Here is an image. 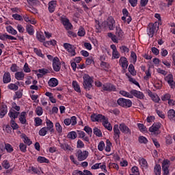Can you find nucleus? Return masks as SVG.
Segmentation results:
<instances>
[{
    "mask_svg": "<svg viewBox=\"0 0 175 175\" xmlns=\"http://www.w3.org/2000/svg\"><path fill=\"white\" fill-rule=\"evenodd\" d=\"M122 133H124L125 135H131L132 132L129 129V127L126 126V124L124 123H121L120 125L115 124L113 126V138L116 142L120 139V135Z\"/></svg>",
    "mask_w": 175,
    "mask_h": 175,
    "instance_id": "obj_1",
    "label": "nucleus"
},
{
    "mask_svg": "<svg viewBox=\"0 0 175 175\" xmlns=\"http://www.w3.org/2000/svg\"><path fill=\"white\" fill-rule=\"evenodd\" d=\"M119 94H120L122 96L129 98L130 99H133V96H135V98H137V99L143 100L146 97L144 92L137 90H131L130 92H128L125 90H120Z\"/></svg>",
    "mask_w": 175,
    "mask_h": 175,
    "instance_id": "obj_2",
    "label": "nucleus"
},
{
    "mask_svg": "<svg viewBox=\"0 0 175 175\" xmlns=\"http://www.w3.org/2000/svg\"><path fill=\"white\" fill-rule=\"evenodd\" d=\"M83 84L85 90H86L87 91H90V90L92 88V83H94V80L88 75H83Z\"/></svg>",
    "mask_w": 175,
    "mask_h": 175,
    "instance_id": "obj_3",
    "label": "nucleus"
},
{
    "mask_svg": "<svg viewBox=\"0 0 175 175\" xmlns=\"http://www.w3.org/2000/svg\"><path fill=\"white\" fill-rule=\"evenodd\" d=\"M88 155H90V152L88 150H78L76 153V157L79 162L85 161L88 158Z\"/></svg>",
    "mask_w": 175,
    "mask_h": 175,
    "instance_id": "obj_4",
    "label": "nucleus"
},
{
    "mask_svg": "<svg viewBox=\"0 0 175 175\" xmlns=\"http://www.w3.org/2000/svg\"><path fill=\"white\" fill-rule=\"evenodd\" d=\"M117 103L119 106L122 107H132V100L124 98H120L117 100Z\"/></svg>",
    "mask_w": 175,
    "mask_h": 175,
    "instance_id": "obj_5",
    "label": "nucleus"
},
{
    "mask_svg": "<svg viewBox=\"0 0 175 175\" xmlns=\"http://www.w3.org/2000/svg\"><path fill=\"white\" fill-rule=\"evenodd\" d=\"M63 47L68 51L71 57H75V55H76V47H75L74 45L69 43H64Z\"/></svg>",
    "mask_w": 175,
    "mask_h": 175,
    "instance_id": "obj_6",
    "label": "nucleus"
},
{
    "mask_svg": "<svg viewBox=\"0 0 175 175\" xmlns=\"http://www.w3.org/2000/svg\"><path fill=\"white\" fill-rule=\"evenodd\" d=\"M160 129L161 123H154L149 128V132H150L151 135H159L161 133Z\"/></svg>",
    "mask_w": 175,
    "mask_h": 175,
    "instance_id": "obj_7",
    "label": "nucleus"
},
{
    "mask_svg": "<svg viewBox=\"0 0 175 175\" xmlns=\"http://www.w3.org/2000/svg\"><path fill=\"white\" fill-rule=\"evenodd\" d=\"M163 175L169 174V167H170V161L169 159H164L162 162Z\"/></svg>",
    "mask_w": 175,
    "mask_h": 175,
    "instance_id": "obj_8",
    "label": "nucleus"
},
{
    "mask_svg": "<svg viewBox=\"0 0 175 175\" xmlns=\"http://www.w3.org/2000/svg\"><path fill=\"white\" fill-rule=\"evenodd\" d=\"M106 116L102 114L93 113L91 115V120L93 122H103Z\"/></svg>",
    "mask_w": 175,
    "mask_h": 175,
    "instance_id": "obj_9",
    "label": "nucleus"
},
{
    "mask_svg": "<svg viewBox=\"0 0 175 175\" xmlns=\"http://www.w3.org/2000/svg\"><path fill=\"white\" fill-rule=\"evenodd\" d=\"M53 68L55 72H59L61 70V62L59 58L55 57L53 59Z\"/></svg>",
    "mask_w": 175,
    "mask_h": 175,
    "instance_id": "obj_10",
    "label": "nucleus"
},
{
    "mask_svg": "<svg viewBox=\"0 0 175 175\" xmlns=\"http://www.w3.org/2000/svg\"><path fill=\"white\" fill-rule=\"evenodd\" d=\"M106 24H107V27H108L110 31H113L114 30V28H116V21L114 20V18L112 16H109L107 19Z\"/></svg>",
    "mask_w": 175,
    "mask_h": 175,
    "instance_id": "obj_11",
    "label": "nucleus"
},
{
    "mask_svg": "<svg viewBox=\"0 0 175 175\" xmlns=\"http://www.w3.org/2000/svg\"><path fill=\"white\" fill-rule=\"evenodd\" d=\"M58 6L57 2L55 0H52L48 3V10L49 13H54L55 12V9Z\"/></svg>",
    "mask_w": 175,
    "mask_h": 175,
    "instance_id": "obj_12",
    "label": "nucleus"
},
{
    "mask_svg": "<svg viewBox=\"0 0 175 175\" xmlns=\"http://www.w3.org/2000/svg\"><path fill=\"white\" fill-rule=\"evenodd\" d=\"M122 14L124 15L122 17V21H124V23H127V24H129V23L132 21V18H131V16H129V12H128V10L123 9Z\"/></svg>",
    "mask_w": 175,
    "mask_h": 175,
    "instance_id": "obj_13",
    "label": "nucleus"
},
{
    "mask_svg": "<svg viewBox=\"0 0 175 175\" xmlns=\"http://www.w3.org/2000/svg\"><path fill=\"white\" fill-rule=\"evenodd\" d=\"M158 29H159V26H158L157 23H155L148 28V35L150 36V38H152V36H154V32L158 31Z\"/></svg>",
    "mask_w": 175,
    "mask_h": 175,
    "instance_id": "obj_14",
    "label": "nucleus"
},
{
    "mask_svg": "<svg viewBox=\"0 0 175 175\" xmlns=\"http://www.w3.org/2000/svg\"><path fill=\"white\" fill-rule=\"evenodd\" d=\"M110 47L112 50V59H118V58L120 57V52L117 51V46H116L114 44H111Z\"/></svg>",
    "mask_w": 175,
    "mask_h": 175,
    "instance_id": "obj_15",
    "label": "nucleus"
},
{
    "mask_svg": "<svg viewBox=\"0 0 175 175\" xmlns=\"http://www.w3.org/2000/svg\"><path fill=\"white\" fill-rule=\"evenodd\" d=\"M61 21L64 25V28L67 30L69 31V29H72V23L69 21V19H68L66 17H62L61 19Z\"/></svg>",
    "mask_w": 175,
    "mask_h": 175,
    "instance_id": "obj_16",
    "label": "nucleus"
},
{
    "mask_svg": "<svg viewBox=\"0 0 175 175\" xmlns=\"http://www.w3.org/2000/svg\"><path fill=\"white\" fill-rule=\"evenodd\" d=\"M119 64L125 70L128 68V59L125 57H121L119 59Z\"/></svg>",
    "mask_w": 175,
    "mask_h": 175,
    "instance_id": "obj_17",
    "label": "nucleus"
},
{
    "mask_svg": "<svg viewBox=\"0 0 175 175\" xmlns=\"http://www.w3.org/2000/svg\"><path fill=\"white\" fill-rule=\"evenodd\" d=\"M12 81V77L10 72H5L3 76V83L4 84H8Z\"/></svg>",
    "mask_w": 175,
    "mask_h": 175,
    "instance_id": "obj_18",
    "label": "nucleus"
},
{
    "mask_svg": "<svg viewBox=\"0 0 175 175\" xmlns=\"http://www.w3.org/2000/svg\"><path fill=\"white\" fill-rule=\"evenodd\" d=\"M102 124L105 129H107V131H113V126H111V124L109 122V119L107 118H105L104 121L102 122Z\"/></svg>",
    "mask_w": 175,
    "mask_h": 175,
    "instance_id": "obj_19",
    "label": "nucleus"
},
{
    "mask_svg": "<svg viewBox=\"0 0 175 175\" xmlns=\"http://www.w3.org/2000/svg\"><path fill=\"white\" fill-rule=\"evenodd\" d=\"M148 96L151 98L153 102H154L155 103H159V100H161V98H159V96H158V94H157L156 93H152V92H149Z\"/></svg>",
    "mask_w": 175,
    "mask_h": 175,
    "instance_id": "obj_20",
    "label": "nucleus"
},
{
    "mask_svg": "<svg viewBox=\"0 0 175 175\" xmlns=\"http://www.w3.org/2000/svg\"><path fill=\"white\" fill-rule=\"evenodd\" d=\"M8 113V107L5 105H0V118H3Z\"/></svg>",
    "mask_w": 175,
    "mask_h": 175,
    "instance_id": "obj_21",
    "label": "nucleus"
},
{
    "mask_svg": "<svg viewBox=\"0 0 175 175\" xmlns=\"http://www.w3.org/2000/svg\"><path fill=\"white\" fill-rule=\"evenodd\" d=\"M103 91H116V86L111 83H105L103 85Z\"/></svg>",
    "mask_w": 175,
    "mask_h": 175,
    "instance_id": "obj_22",
    "label": "nucleus"
},
{
    "mask_svg": "<svg viewBox=\"0 0 175 175\" xmlns=\"http://www.w3.org/2000/svg\"><path fill=\"white\" fill-rule=\"evenodd\" d=\"M20 114V112H18L16 110H13V109H10L8 116L12 120H16L17 117H18V115Z\"/></svg>",
    "mask_w": 175,
    "mask_h": 175,
    "instance_id": "obj_23",
    "label": "nucleus"
},
{
    "mask_svg": "<svg viewBox=\"0 0 175 175\" xmlns=\"http://www.w3.org/2000/svg\"><path fill=\"white\" fill-rule=\"evenodd\" d=\"M6 39H8L9 40H17V38L16 37H13L12 36H10L8 33L0 35L1 40H6Z\"/></svg>",
    "mask_w": 175,
    "mask_h": 175,
    "instance_id": "obj_24",
    "label": "nucleus"
},
{
    "mask_svg": "<svg viewBox=\"0 0 175 175\" xmlns=\"http://www.w3.org/2000/svg\"><path fill=\"white\" fill-rule=\"evenodd\" d=\"M46 129H48V131H49V132H54V124L53 123V122H51V120L46 119Z\"/></svg>",
    "mask_w": 175,
    "mask_h": 175,
    "instance_id": "obj_25",
    "label": "nucleus"
},
{
    "mask_svg": "<svg viewBox=\"0 0 175 175\" xmlns=\"http://www.w3.org/2000/svg\"><path fill=\"white\" fill-rule=\"evenodd\" d=\"M138 162L142 169H147V167H148V163H147V160H146L144 158L139 159Z\"/></svg>",
    "mask_w": 175,
    "mask_h": 175,
    "instance_id": "obj_26",
    "label": "nucleus"
},
{
    "mask_svg": "<svg viewBox=\"0 0 175 175\" xmlns=\"http://www.w3.org/2000/svg\"><path fill=\"white\" fill-rule=\"evenodd\" d=\"M19 121L21 124H25L27 123V112L23 111L19 116Z\"/></svg>",
    "mask_w": 175,
    "mask_h": 175,
    "instance_id": "obj_27",
    "label": "nucleus"
},
{
    "mask_svg": "<svg viewBox=\"0 0 175 175\" xmlns=\"http://www.w3.org/2000/svg\"><path fill=\"white\" fill-rule=\"evenodd\" d=\"M49 86L51 88L57 87L58 85V79L55 78H51L48 82Z\"/></svg>",
    "mask_w": 175,
    "mask_h": 175,
    "instance_id": "obj_28",
    "label": "nucleus"
},
{
    "mask_svg": "<svg viewBox=\"0 0 175 175\" xmlns=\"http://www.w3.org/2000/svg\"><path fill=\"white\" fill-rule=\"evenodd\" d=\"M21 139H23L24 144H27V146H31L32 144V141L25 134H22Z\"/></svg>",
    "mask_w": 175,
    "mask_h": 175,
    "instance_id": "obj_29",
    "label": "nucleus"
},
{
    "mask_svg": "<svg viewBox=\"0 0 175 175\" xmlns=\"http://www.w3.org/2000/svg\"><path fill=\"white\" fill-rule=\"evenodd\" d=\"M167 117L171 121H175V111L174 109H170L167 111Z\"/></svg>",
    "mask_w": 175,
    "mask_h": 175,
    "instance_id": "obj_30",
    "label": "nucleus"
},
{
    "mask_svg": "<svg viewBox=\"0 0 175 175\" xmlns=\"http://www.w3.org/2000/svg\"><path fill=\"white\" fill-rule=\"evenodd\" d=\"M116 36L118 38L119 40H121L124 38V31L121 29V27H116Z\"/></svg>",
    "mask_w": 175,
    "mask_h": 175,
    "instance_id": "obj_31",
    "label": "nucleus"
},
{
    "mask_svg": "<svg viewBox=\"0 0 175 175\" xmlns=\"http://www.w3.org/2000/svg\"><path fill=\"white\" fill-rule=\"evenodd\" d=\"M25 74L23 72H16L15 73V79L18 81L24 80Z\"/></svg>",
    "mask_w": 175,
    "mask_h": 175,
    "instance_id": "obj_32",
    "label": "nucleus"
},
{
    "mask_svg": "<svg viewBox=\"0 0 175 175\" xmlns=\"http://www.w3.org/2000/svg\"><path fill=\"white\" fill-rule=\"evenodd\" d=\"M72 85L76 92H81V89H80V85H79V83H77V81H73L72 83Z\"/></svg>",
    "mask_w": 175,
    "mask_h": 175,
    "instance_id": "obj_33",
    "label": "nucleus"
},
{
    "mask_svg": "<svg viewBox=\"0 0 175 175\" xmlns=\"http://www.w3.org/2000/svg\"><path fill=\"white\" fill-rule=\"evenodd\" d=\"M6 31L8 32V33H10L11 35H17V30L14 29L13 27L12 26H7Z\"/></svg>",
    "mask_w": 175,
    "mask_h": 175,
    "instance_id": "obj_34",
    "label": "nucleus"
},
{
    "mask_svg": "<svg viewBox=\"0 0 175 175\" xmlns=\"http://www.w3.org/2000/svg\"><path fill=\"white\" fill-rule=\"evenodd\" d=\"M60 147L62 148V150H64V151H73L72 146L68 144H62Z\"/></svg>",
    "mask_w": 175,
    "mask_h": 175,
    "instance_id": "obj_35",
    "label": "nucleus"
},
{
    "mask_svg": "<svg viewBox=\"0 0 175 175\" xmlns=\"http://www.w3.org/2000/svg\"><path fill=\"white\" fill-rule=\"evenodd\" d=\"M37 161L39 163H50V160L46 159L44 157L40 156L37 159Z\"/></svg>",
    "mask_w": 175,
    "mask_h": 175,
    "instance_id": "obj_36",
    "label": "nucleus"
},
{
    "mask_svg": "<svg viewBox=\"0 0 175 175\" xmlns=\"http://www.w3.org/2000/svg\"><path fill=\"white\" fill-rule=\"evenodd\" d=\"M36 38L38 40H39V42H40L41 43H44V42L46 41V38L42 33L38 32L36 33Z\"/></svg>",
    "mask_w": 175,
    "mask_h": 175,
    "instance_id": "obj_37",
    "label": "nucleus"
},
{
    "mask_svg": "<svg viewBox=\"0 0 175 175\" xmlns=\"http://www.w3.org/2000/svg\"><path fill=\"white\" fill-rule=\"evenodd\" d=\"M57 44V41L55 40H51V41H46L43 43V46L45 47H49V46H55Z\"/></svg>",
    "mask_w": 175,
    "mask_h": 175,
    "instance_id": "obj_38",
    "label": "nucleus"
},
{
    "mask_svg": "<svg viewBox=\"0 0 175 175\" xmlns=\"http://www.w3.org/2000/svg\"><path fill=\"white\" fill-rule=\"evenodd\" d=\"M68 139H70L71 140H75L76 137H77V133L76 131H70L67 135Z\"/></svg>",
    "mask_w": 175,
    "mask_h": 175,
    "instance_id": "obj_39",
    "label": "nucleus"
},
{
    "mask_svg": "<svg viewBox=\"0 0 175 175\" xmlns=\"http://www.w3.org/2000/svg\"><path fill=\"white\" fill-rule=\"evenodd\" d=\"M100 66L101 69H103V70H105L106 72H107L109 70V68H110V65H109V64H107V62H102L100 63Z\"/></svg>",
    "mask_w": 175,
    "mask_h": 175,
    "instance_id": "obj_40",
    "label": "nucleus"
},
{
    "mask_svg": "<svg viewBox=\"0 0 175 175\" xmlns=\"http://www.w3.org/2000/svg\"><path fill=\"white\" fill-rule=\"evenodd\" d=\"M108 37L111 38V40H113L114 42V43H118V40H120V39H118V37L111 33H108Z\"/></svg>",
    "mask_w": 175,
    "mask_h": 175,
    "instance_id": "obj_41",
    "label": "nucleus"
},
{
    "mask_svg": "<svg viewBox=\"0 0 175 175\" xmlns=\"http://www.w3.org/2000/svg\"><path fill=\"white\" fill-rule=\"evenodd\" d=\"M154 173L155 175H161V165L156 164L154 167Z\"/></svg>",
    "mask_w": 175,
    "mask_h": 175,
    "instance_id": "obj_42",
    "label": "nucleus"
},
{
    "mask_svg": "<svg viewBox=\"0 0 175 175\" xmlns=\"http://www.w3.org/2000/svg\"><path fill=\"white\" fill-rule=\"evenodd\" d=\"M35 126H40L43 124V120L40 118L37 117L34 118Z\"/></svg>",
    "mask_w": 175,
    "mask_h": 175,
    "instance_id": "obj_43",
    "label": "nucleus"
},
{
    "mask_svg": "<svg viewBox=\"0 0 175 175\" xmlns=\"http://www.w3.org/2000/svg\"><path fill=\"white\" fill-rule=\"evenodd\" d=\"M131 62H133V64H136V62L137 61V55L135 52L131 51Z\"/></svg>",
    "mask_w": 175,
    "mask_h": 175,
    "instance_id": "obj_44",
    "label": "nucleus"
},
{
    "mask_svg": "<svg viewBox=\"0 0 175 175\" xmlns=\"http://www.w3.org/2000/svg\"><path fill=\"white\" fill-rule=\"evenodd\" d=\"M138 141L142 144H147V143H148V139H147L144 136H139L138 137Z\"/></svg>",
    "mask_w": 175,
    "mask_h": 175,
    "instance_id": "obj_45",
    "label": "nucleus"
},
{
    "mask_svg": "<svg viewBox=\"0 0 175 175\" xmlns=\"http://www.w3.org/2000/svg\"><path fill=\"white\" fill-rule=\"evenodd\" d=\"M55 126L57 133H62V126H61V124H59V122H56Z\"/></svg>",
    "mask_w": 175,
    "mask_h": 175,
    "instance_id": "obj_46",
    "label": "nucleus"
},
{
    "mask_svg": "<svg viewBox=\"0 0 175 175\" xmlns=\"http://www.w3.org/2000/svg\"><path fill=\"white\" fill-rule=\"evenodd\" d=\"M33 51L38 57H40L41 58H44V55H43V53H42V50L34 48Z\"/></svg>",
    "mask_w": 175,
    "mask_h": 175,
    "instance_id": "obj_47",
    "label": "nucleus"
},
{
    "mask_svg": "<svg viewBox=\"0 0 175 175\" xmlns=\"http://www.w3.org/2000/svg\"><path fill=\"white\" fill-rule=\"evenodd\" d=\"M154 87L156 90H161L162 88V81L157 80L154 82Z\"/></svg>",
    "mask_w": 175,
    "mask_h": 175,
    "instance_id": "obj_48",
    "label": "nucleus"
},
{
    "mask_svg": "<svg viewBox=\"0 0 175 175\" xmlns=\"http://www.w3.org/2000/svg\"><path fill=\"white\" fill-rule=\"evenodd\" d=\"M129 72L133 76H136V71L135 70V66H133V64H130L129 66Z\"/></svg>",
    "mask_w": 175,
    "mask_h": 175,
    "instance_id": "obj_49",
    "label": "nucleus"
},
{
    "mask_svg": "<svg viewBox=\"0 0 175 175\" xmlns=\"http://www.w3.org/2000/svg\"><path fill=\"white\" fill-rule=\"evenodd\" d=\"M27 32L29 33V35H32L34 32L33 31V26L29 25L26 27Z\"/></svg>",
    "mask_w": 175,
    "mask_h": 175,
    "instance_id": "obj_50",
    "label": "nucleus"
},
{
    "mask_svg": "<svg viewBox=\"0 0 175 175\" xmlns=\"http://www.w3.org/2000/svg\"><path fill=\"white\" fill-rule=\"evenodd\" d=\"M5 149L7 152H13L14 151L13 146L10 144H5Z\"/></svg>",
    "mask_w": 175,
    "mask_h": 175,
    "instance_id": "obj_51",
    "label": "nucleus"
},
{
    "mask_svg": "<svg viewBox=\"0 0 175 175\" xmlns=\"http://www.w3.org/2000/svg\"><path fill=\"white\" fill-rule=\"evenodd\" d=\"M78 36H85V29L83 27H80L77 33Z\"/></svg>",
    "mask_w": 175,
    "mask_h": 175,
    "instance_id": "obj_52",
    "label": "nucleus"
},
{
    "mask_svg": "<svg viewBox=\"0 0 175 175\" xmlns=\"http://www.w3.org/2000/svg\"><path fill=\"white\" fill-rule=\"evenodd\" d=\"M49 130L46 128V127H43L42 128L40 131H39V135L40 136H46V135H47V131Z\"/></svg>",
    "mask_w": 175,
    "mask_h": 175,
    "instance_id": "obj_53",
    "label": "nucleus"
},
{
    "mask_svg": "<svg viewBox=\"0 0 175 175\" xmlns=\"http://www.w3.org/2000/svg\"><path fill=\"white\" fill-rule=\"evenodd\" d=\"M105 151L107 152H110L111 151V142L109 139L107 140Z\"/></svg>",
    "mask_w": 175,
    "mask_h": 175,
    "instance_id": "obj_54",
    "label": "nucleus"
},
{
    "mask_svg": "<svg viewBox=\"0 0 175 175\" xmlns=\"http://www.w3.org/2000/svg\"><path fill=\"white\" fill-rule=\"evenodd\" d=\"M24 20L26 23H29L30 24H36V21H35V19L30 18L27 16L24 17Z\"/></svg>",
    "mask_w": 175,
    "mask_h": 175,
    "instance_id": "obj_55",
    "label": "nucleus"
},
{
    "mask_svg": "<svg viewBox=\"0 0 175 175\" xmlns=\"http://www.w3.org/2000/svg\"><path fill=\"white\" fill-rule=\"evenodd\" d=\"M8 88L9 90H12V91H17V90H18V86L14 83L9 84Z\"/></svg>",
    "mask_w": 175,
    "mask_h": 175,
    "instance_id": "obj_56",
    "label": "nucleus"
},
{
    "mask_svg": "<svg viewBox=\"0 0 175 175\" xmlns=\"http://www.w3.org/2000/svg\"><path fill=\"white\" fill-rule=\"evenodd\" d=\"M145 75L146 76L144 77V79L146 81H148L151 78V72H150V69L148 70L145 71Z\"/></svg>",
    "mask_w": 175,
    "mask_h": 175,
    "instance_id": "obj_57",
    "label": "nucleus"
},
{
    "mask_svg": "<svg viewBox=\"0 0 175 175\" xmlns=\"http://www.w3.org/2000/svg\"><path fill=\"white\" fill-rule=\"evenodd\" d=\"M93 132L94 133V135H96V136H98V137H100L102 136V131H100V130H99V129L95 127L93 129Z\"/></svg>",
    "mask_w": 175,
    "mask_h": 175,
    "instance_id": "obj_58",
    "label": "nucleus"
},
{
    "mask_svg": "<svg viewBox=\"0 0 175 175\" xmlns=\"http://www.w3.org/2000/svg\"><path fill=\"white\" fill-rule=\"evenodd\" d=\"M94 57L93 56H90L86 59L85 61V64L86 65H91L92 64H94Z\"/></svg>",
    "mask_w": 175,
    "mask_h": 175,
    "instance_id": "obj_59",
    "label": "nucleus"
},
{
    "mask_svg": "<svg viewBox=\"0 0 175 175\" xmlns=\"http://www.w3.org/2000/svg\"><path fill=\"white\" fill-rule=\"evenodd\" d=\"M36 113L37 114V116H42V114H43V108H42V107H37L36 109Z\"/></svg>",
    "mask_w": 175,
    "mask_h": 175,
    "instance_id": "obj_60",
    "label": "nucleus"
},
{
    "mask_svg": "<svg viewBox=\"0 0 175 175\" xmlns=\"http://www.w3.org/2000/svg\"><path fill=\"white\" fill-rule=\"evenodd\" d=\"M131 172H132V174H135V175H139L140 174V173L139 172V167H137V166H133L131 168Z\"/></svg>",
    "mask_w": 175,
    "mask_h": 175,
    "instance_id": "obj_61",
    "label": "nucleus"
},
{
    "mask_svg": "<svg viewBox=\"0 0 175 175\" xmlns=\"http://www.w3.org/2000/svg\"><path fill=\"white\" fill-rule=\"evenodd\" d=\"M19 148L22 152H27V145L24 143H21L19 144Z\"/></svg>",
    "mask_w": 175,
    "mask_h": 175,
    "instance_id": "obj_62",
    "label": "nucleus"
},
{
    "mask_svg": "<svg viewBox=\"0 0 175 175\" xmlns=\"http://www.w3.org/2000/svg\"><path fill=\"white\" fill-rule=\"evenodd\" d=\"M165 80L167 81V83L174 81L173 75L169 74L165 77Z\"/></svg>",
    "mask_w": 175,
    "mask_h": 175,
    "instance_id": "obj_63",
    "label": "nucleus"
},
{
    "mask_svg": "<svg viewBox=\"0 0 175 175\" xmlns=\"http://www.w3.org/2000/svg\"><path fill=\"white\" fill-rule=\"evenodd\" d=\"M98 150L99 151H103L105 150V142L103 141H100L98 145Z\"/></svg>",
    "mask_w": 175,
    "mask_h": 175,
    "instance_id": "obj_64",
    "label": "nucleus"
}]
</instances>
